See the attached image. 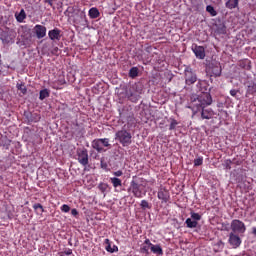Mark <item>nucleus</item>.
<instances>
[{"instance_id": "1a4fd4ad", "label": "nucleus", "mask_w": 256, "mask_h": 256, "mask_svg": "<svg viewBox=\"0 0 256 256\" xmlns=\"http://www.w3.org/2000/svg\"><path fill=\"white\" fill-rule=\"evenodd\" d=\"M230 227L233 231L232 233H245V231H247V227H245V223L237 219L232 220Z\"/></svg>"}, {"instance_id": "412c9836", "label": "nucleus", "mask_w": 256, "mask_h": 256, "mask_svg": "<svg viewBox=\"0 0 256 256\" xmlns=\"http://www.w3.org/2000/svg\"><path fill=\"white\" fill-rule=\"evenodd\" d=\"M110 183H112L114 189H117L118 187H123V181L117 177L110 178Z\"/></svg>"}, {"instance_id": "393cba45", "label": "nucleus", "mask_w": 256, "mask_h": 256, "mask_svg": "<svg viewBox=\"0 0 256 256\" xmlns=\"http://www.w3.org/2000/svg\"><path fill=\"white\" fill-rule=\"evenodd\" d=\"M129 77H131V79H135V77H139V68L132 67L129 70Z\"/></svg>"}, {"instance_id": "9d476101", "label": "nucleus", "mask_w": 256, "mask_h": 256, "mask_svg": "<svg viewBox=\"0 0 256 256\" xmlns=\"http://www.w3.org/2000/svg\"><path fill=\"white\" fill-rule=\"evenodd\" d=\"M157 197L162 203H169V199H171V194L169 193V190L165 187H161L158 190Z\"/></svg>"}, {"instance_id": "e433bc0d", "label": "nucleus", "mask_w": 256, "mask_h": 256, "mask_svg": "<svg viewBox=\"0 0 256 256\" xmlns=\"http://www.w3.org/2000/svg\"><path fill=\"white\" fill-rule=\"evenodd\" d=\"M72 254H73V250L67 249V250H65L64 252H62V253L60 254V256L72 255Z\"/></svg>"}, {"instance_id": "a211bd4d", "label": "nucleus", "mask_w": 256, "mask_h": 256, "mask_svg": "<svg viewBox=\"0 0 256 256\" xmlns=\"http://www.w3.org/2000/svg\"><path fill=\"white\" fill-rule=\"evenodd\" d=\"M83 133H85V128L79 124H75L73 128V135L76 137H83Z\"/></svg>"}, {"instance_id": "6e6552de", "label": "nucleus", "mask_w": 256, "mask_h": 256, "mask_svg": "<svg viewBox=\"0 0 256 256\" xmlns=\"http://www.w3.org/2000/svg\"><path fill=\"white\" fill-rule=\"evenodd\" d=\"M223 69L221 68V63L216 62L209 65L207 68V73H209L210 77H221Z\"/></svg>"}, {"instance_id": "39448f33", "label": "nucleus", "mask_w": 256, "mask_h": 256, "mask_svg": "<svg viewBox=\"0 0 256 256\" xmlns=\"http://www.w3.org/2000/svg\"><path fill=\"white\" fill-rule=\"evenodd\" d=\"M184 78L186 85H194V83H197V73H195L191 66L185 68Z\"/></svg>"}, {"instance_id": "a18cd8bd", "label": "nucleus", "mask_w": 256, "mask_h": 256, "mask_svg": "<svg viewBox=\"0 0 256 256\" xmlns=\"http://www.w3.org/2000/svg\"><path fill=\"white\" fill-rule=\"evenodd\" d=\"M253 235H256V227L252 228Z\"/></svg>"}, {"instance_id": "2eb2a0df", "label": "nucleus", "mask_w": 256, "mask_h": 256, "mask_svg": "<svg viewBox=\"0 0 256 256\" xmlns=\"http://www.w3.org/2000/svg\"><path fill=\"white\" fill-rule=\"evenodd\" d=\"M15 39V34L13 32H3L1 34L2 43H11Z\"/></svg>"}, {"instance_id": "58836bf2", "label": "nucleus", "mask_w": 256, "mask_h": 256, "mask_svg": "<svg viewBox=\"0 0 256 256\" xmlns=\"http://www.w3.org/2000/svg\"><path fill=\"white\" fill-rule=\"evenodd\" d=\"M237 93H239L238 90H235V89L230 90L231 97H237Z\"/></svg>"}, {"instance_id": "2f4dec72", "label": "nucleus", "mask_w": 256, "mask_h": 256, "mask_svg": "<svg viewBox=\"0 0 256 256\" xmlns=\"http://www.w3.org/2000/svg\"><path fill=\"white\" fill-rule=\"evenodd\" d=\"M98 189H99V191H101V193H105L107 191V189H109V184H107V183H100L98 185Z\"/></svg>"}, {"instance_id": "de8ad7c7", "label": "nucleus", "mask_w": 256, "mask_h": 256, "mask_svg": "<svg viewBox=\"0 0 256 256\" xmlns=\"http://www.w3.org/2000/svg\"><path fill=\"white\" fill-rule=\"evenodd\" d=\"M227 169H231V166L228 165V166H227Z\"/></svg>"}, {"instance_id": "423d86ee", "label": "nucleus", "mask_w": 256, "mask_h": 256, "mask_svg": "<svg viewBox=\"0 0 256 256\" xmlns=\"http://www.w3.org/2000/svg\"><path fill=\"white\" fill-rule=\"evenodd\" d=\"M126 97L132 103H137L141 99V90L137 89V86H132L126 92Z\"/></svg>"}, {"instance_id": "dca6fc26", "label": "nucleus", "mask_w": 256, "mask_h": 256, "mask_svg": "<svg viewBox=\"0 0 256 256\" xmlns=\"http://www.w3.org/2000/svg\"><path fill=\"white\" fill-rule=\"evenodd\" d=\"M201 111V119H213L215 116V112L211 108L205 109L203 108Z\"/></svg>"}, {"instance_id": "49530a36", "label": "nucleus", "mask_w": 256, "mask_h": 256, "mask_svg": "<svg viewBox=\"0 0 256 256\" xmlns=\"http://www.w3.org/2000/svg\"><path fill=\"white\" fill-rule=\"evenodd\" d=\"M202 83H205L204 81L199 80L197 86L201 85Z\"/></svg>"}, {"instance_id": "473e14b6", "label": "nucleus", "mask_w": 256, "mask_h": 256, "mask_svg": "<svg viewBox=\"0 0 256 256\" xmlns=\"http://www.w3.org/2000/svg\"><path fill=\"white\" fill-rule=\"evenodd\" d=\"M33 209H34V211L40 210V213H45V208H43V205H41L40 203H35L33 205Z\"/></svg>"}, {"instance_id": "bb28decb", "label": "nucleus", "mask_w": 256, "mask_h": 256, "mask_svg": "<svg viewBox=\"0 0 256 256\" xmlns=\"http://www.w3.org/2000/svg\"><path fill=\"white\" fill-rule=\"evenodd\" d=\"M177 125H179V122L175 120V118H170L169 131H175L177 129Z\"/></svg>"}, {"instance_id": "f704fd0d", "label": "nucleus", "mask_w": 256, "mask_h": 256, "mask_svg": "<svg viewBox=\"0 0 256 256\" xmlns=\"http://www.w3.org/2000/svg\"><path fill=\"white\" fill-rule=\"evenodd\" d=\"M60 209L62 213H69V211H71V207H69L67 204H63Z\"/></svg>"}, {"instance_id": "79ce46f5", "label": "nucleus", "mask_w": 256, "mask_h": 256, "mask_svg": "<svg viewBox=\"0 0 256 256\" xmlns=\"http://www.w3.org/2000/svg\"><path fill=\"white\" fill-rule=\"evenodd\" d=\"M144 245L152 247L153 243H151V240H149V238H146V240L144 241Z\"/></svg>"}, {"instance_id": "c03bdc74", "label": "nucleus", "mask_w": 256, "mask_h": 256, "mask_svg": "<svg viewBox=\"0 0 256 256\" xmlns=\"http://www.w3.org/2000/svg\"><path fill=\"white\" fill-rule=\"evenodd\" d=\"M246 63H248L247 69H251V61L247 60Z\"/></svg>"}, {"instance_id": "72a5a7b5", "label": "nucleus", "mask_w": 256, "mask_h": 256, "mask_svg": "<svg viewBox=\"0 0 256 256\" xmlns=\"http://www.w3.org/2000/svg\"><path fill=\"white\" fill-rule=\"evenodd\" d=\"M191 219H193L196 222L201 221V216L199 213L191 212Z\"/></svg>"}, {"instance_id": "4468645a", "label": "nucleus", "mask_w": 256, "mask_h": 256, "mask_svg": "<svg viewBox=\"0 0 256 256\" xmlns=\"http://www.w3.org/2000/svg\"><path fill=\"white\" fill-rule=\"evenodd\" d=\"M48 37L51 41H61V30L59 28H54L48 31Z\"/></svg>"}, {"instance_id": "c85d7f7f", "label": "nucleus", "mask_w": 256, "mask_h": 256, "mask_svg": "<svg viewBox=\"0 0 256 256\" xmlns=\"http://www.w3.org/2000/svg\"><path fill=\"white\" fill-rule=\"evenodd\" d=\"M206 11L207 13H210L211 17H217V11L215 10V8L211 5H208L206 7Z\"/></svg>"}, {"instance_id": "c756f323", "label": "nucleus", "mask_w": 256, "mask_h": 256, "mask_svg": "<svg viewBox=\"0 0 256 256\" xmlns=\"http://www.w3.org/2000/svg\"><path fill=\"white\" fill-rule=\"evenodd\" d=\"M16 87L18 91L22 93V95H27V87L25 86V84H17Z\"/></svg>"}, {"instance_id": "6ab92c4d", "label": "nucleus", "mask_w": 256, "mask_h": 256, "mask_svg": "<svg viewBox=\"0 0 256 256\" xmlns=\"http://www.w3.org/2000/svg\"><path fill=\"white\" fill-rule=\"evenodd\" d=\"M150 251L157 256H162L163 255V248H161V245L157 244H152V247H150Z\"/></svg>"}, {"instance_id": "ea45409f", "label": "nucleus", "mask_w": 256, "mask_h": 256, "mask_svg": "<svg viewBox=\"0 0 256 256\" xmlns=\"http://www.w3.org/2000/svg\"><path fill=\"white\" fill-rule=\"evenodd\" d=\"M71 215H73V217H78L79 211H77V209L73 208V209L71 210Z\"/></svg>"}, {"instance_id": "37998d69", "label": "nucleus", "mask_w": 256, "mask_h": 256, "mask_svg": "<svg viewBox=\"0 0 256 256\" xmlns=\"http://www.w3.org/2000/svg\"><path fill=\"white\" fill-rule=\"evenodd\" d=\"M44 3H48L50 7H53V0H44Z\"/></svg>"}, {"instance_id": "aec40b11", "label": "nucleus", "mask_w": 256, "mask_h": 256, "mask_svg": "<svg viewBox=\"0 0 256 256\" xmlns=\"http://www.w3.org/2000/svg\"><path fill=\"white\" fill-rule=\"evenodd\" d=\"M88 15L90 19H97L99 18V15H101V13L99 12V9L93 7V8H90Z\"/></svg>"}, {"instance_id": "f8f14e48", "label": "nucleus", "mask_w": 256, "mask_h": 256, "mask_svg": "<svg viewBox=\"0 0 256 256\" xmlns=\"http://www.w3.org/2000/svg\"><path fill=\"white\" fill-rule=\"evenodd\" d=\"M34 33L37 37V39H43L44 37L47 36V27L37 24L34 27Z\"/></svg>"}, {"instance_id": "20e7f679", "label": "nucleus", "mask_w": 256, "mask_h": 256, "mask_svg": "<svg viewBox=\"0 0 256 256\" xmlns=\"http://www.w3.org/2000/svg\"><path fill=\"white\" fill-rule=\"evenodd\" d=\"M132 138L133 136L127 130H120L115 134V139L119 141L123 147H129Z\"/></svg>"}, {"instance_id": "cd10ccee", "label": "nucleus", "mask_w": 256, "mask_h": 256, "mask_svg": "<svg viewBox=\"0 0 256 256\" xmlns=\"http://www.w3.org/2000/svg\"><path fill=\"white\" fill-rule=\"evenodd\" d=\"M47 97H49V90H47V89L41 90L40 93H39L40 101H43V100L47 99Z\"/></svg>"}, {"instance_id": "9b49d317", "label": "nucleus", "mask_w": 256, "mask_h": 256, "mask_svg": "<svg viewBox=\"0 0 256 256\" xmlns=\"http://www.w3.org/2000/svg\"><path fill=\"white\" fill-rule=\"evenodd\" d=\"M228 243L233 247V249H237L238 247H241L242 241L239 235L231 232L229 234Z\"/></svg>"}, {"instance_id": "ddd939ff", "label": "nucleus", "mask_w": 256, "mask_h": 256, "mask_svg": "<svg viewBox=\"0 0 256 256\" xmlns=\"http://www.w3.org/2000/svg\"><path fill=\"white\" fill-rule=\"evenodd\" d=\"M192 51L196 59H205V47L194 44L192 45Z\"/></svg>"}, {"instance_id": "0eeeda50", "label": "nucleus", "mask_w": 256, "mask_h": 256, "mask_svg": "<svg viewBox=\"0 0 256 256\" xmlns=\"http://www.w3.org/2000/svg\"><path fill=\"white\" fill-rule=\"evenodd\" d=\"M77 161L83 167H87V165H89V152L87 149L77 150Z\"/></svg>"}, {"instance_id": "b1692460", "label": "nucleus", "mask_w": 256, "mask_h": 256, "mask_svg": "<svg viewBox=\"0 0 256 256\" xmlns=\"http://www.w3.org/2000/svg\"><path fill=\"white\" fill-rule=\"evenodd\" d=\"M27 19V14H25V10L22 9L19 14H16V20L18 23H23Z\"/></svg>"}, {"instance_id": "f257e3e1", "label": "nucleus", "mask_w": 256, "mask_h": 256, "mask_svg": "<svg viewBox=\"0 0 256 256\" xmlns=\"http://www.w3.org/2000/svg\"><path fill=\"white\" fill-rule=\"evenodd\" d=\"M200 91L202 92V94L198 97L193 96L191 98L190 106L188 107V109H191L193 115H197L199 111L205 109L207 106L213 103V98L211 97V94L205 93V91H207V86L205 88H200Z\"/></svg>"}, {"instance_id": "4c0bfd02", "label": "nucleus", "mask_w": 256, "mask_h": 256, "mask_svg": "<svg viewBox=\"0 0 256 256\" xmlns=\"http://www.w3.org/2000/svg\"><path fill=\"white\" fill-rule=\"evenodd\" d=\"M113 175H114L115 177H122V176H123V171L118 170V171H116V172H113Z\"/></svg>"}, {"instance_id": "a19ab883", "label": "nucleus", "mask_w": 256, "mask_h": 256, "mask_svg": "<svg viewBox=\"0 0 256 256\" xmlns=\"http://www.w3.org/2000/svg\"><path fill=\"white\" fill-rule=\"evenodd\" d=\"M52 55H59V47L56 46L52 49Z\"/></svg>"}, {"instance_id": "f3484780", "label": "nucleus", "mask_w": 256, "mask_h": 256, "mask_svg": "<svg viewBox=\"0 0 256 256\" xmlns=\"http://www.w3.org/2000/svg\"><path fill=\"white\" fill-rule=\"evenodd\" d=\"M104 243L106 244L105 250L108 253H117V251H119V247H117V245H113V247H111V240H109V238H106Z\"/></svg>"}, {"instance_id": "4be33fe9", "label": "nucleus", "mask_w": 256, "mask_h": 256, "mask_svg": "<svg viewBox=\"0 0 256 256\" xmlns=\"http://www.w3.org/2000/svg\"><path fill=\"white\" fill-rule=\"evenodd\" d=\"M186 227H188V229H195L197 228V225H199V223L195 220H192L191 218H187L185 221Z\"/></svg>"}, {"instance_id": "f03ea898", "label": "nucleus", "mask_w": 256, "mask_h": 256, "mask_svg": "<svg viewBox=\"0 0 256 256\" xmlns=\"http://www.w3.org/2000/svg\"><path fill=\"white\" fill-rule=\"evenodd\" d=\"M91 147L97 151V153H105L107 149H111V143H109V138H97L92 141ZM105 147L107 149H105Z\"/></svg>"}, {"instance_id": "5701e85b", "label": "nucleus", "mask_w": 256, "mask_h": 256, "mask_svg": "<svg viewBox=\"0 0 256 256\" xmlns=\"http://www.w3.org/2000/svg\"><path fill=\"white\" fill-rule=\"evenodd\" d=\"M226 7L227 9H236V7H239V0H228Z\"/></svg>"}, {"instance_id": "7c9ffc66", "label": "nucleus", "mask_w": 256, "mask_h": 256, "mask_svg": "<svg viewBox=\"0 0 256 256\" xmlns=\"http://www.w3.org/2000/svg\"><path fill=\"white\" fill-rule=\"evenodd\" d=\"M203 165V156H198L194 159V167H200Z\"/></svg>"}, {"instance_id": "7ed1b4c3", "label": "nucleus", "mask_w": 256, "mask_h": 256, "mask_svg": "<svg viewBox=\"0 0 256 256\" xmlns=\"http://www.w3.org/2000/svg\"><path fill=\"white\" fill-rule=\"evenodd\" d=\"M128 193H132L136 199H142V197L146 194L145 186L143 184L137 183L135 180H132L128 188Z\"/></svg>"}, {"instance_id": "a878e982", "label": "nucleus", "mask_w": 256, "mask_h": 256, "mask_svg": "<svg viewBox=\"0 0 256 256\" xmlns=\"http://www.w3.org/2000/svg\"><path fill=\"white\" fill-rule=\"evenodd\" d=\"M140 207L143 211H146V209H152L153 205L147 200H141Z\"/></svg>"}, {"instance_id": "c9c22d12", "label": "nucleus", "mask_w": 256, "mask_h": 256, "mask_svg": "<svg viewBox=\"0 0 256 256\" xmlns=\"http://www.w3.org/2000/svg\"><path fill=\"white\" fill-rule=\"evenodd\" d=\"M149 249H151V246H146V245H144V246L141 248V253H145L146 255H149Z\"/></svg>"}, {"instance_id": "09e8293b", "label": "nucleus", "mask_w": 256, "mask_h": 256, "mask_svg": "<svg viewBox=\"0 0 256 256\" xmlns=\"http://www.w3.org/2000/svg\"><path fill=\"white\" fill-rule=\"evenodd\" d=\"M62 84H65V80L62 81Z\"/></svg>"}]
</instances>
